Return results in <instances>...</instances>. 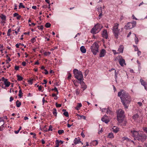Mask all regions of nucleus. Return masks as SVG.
Here are the masks:
<instances>
[{
  "instance_id": "nucleus-37",
  "label": "nucleus",
  "mask_w": 147,
  "mask_h": 147,
  "mask_svg": "<svg viewBox=\"0 0 147 147\" xmlns=\"http://www.w3.org/2000/svg\"><path fill=\"white\" fill-rule=\"evenodd\" d=\"M63 115L66 117H69L68 113L67 112H64L63 113Z\"/></svg>"
},
{
  "instance_id": "nucleus-13",
  "label": "nucleus",
  "mask_w": 147,
  "mask_h": 147,
  "mask_svg": "<svg viewBox=\"0 0 147 147\" xmlns=\"http://www.w3.org/2000/svg\"><path fill=\"white\" fill-rule=\"evenodd\" d=\"M74 143L75 144H79V143H81L82 144H83V143L80 140V138H76L74 140Z\"/></svg>"
},
{
  "instance_id": "nucleus-25",
  "label": "nucleus",
  "mask_w": 147,
  "mask_h": 147,
  "mask_svg": "<svg viewBox=\"0 0 147 147\" xmlns=\"http://www.w3.org/2000/svg\"><path fill=\"white\" fill-rule=\"evenodd\" d=\"M108 137L109 138H113L114 136L112 132L109 133L108 135Z\"/></svg>"
},
{
  "instance_id": "nucleus-47",
  "label": "nucleus",
  "mask_w": 147,
  "mask_h": 147,
  "mask_svg": "<svg viewBox=\"0 0 147 147\" xmlns=\"http://www.w3.org/2000/svg\"><path fill=\"white\" fill-rule=\"evenodd\" d=\"M45 1L49 4V8L50 7V3L49 0H45Z\"/></svg>"
},
{
  "instance_id": "nucleus-30",
  "label": "nucleus",
  "mask_w": 147,
  "mask_h": 147,
  "mask_svg": "<svg viewBox=\"0 0 147 147\" xmlns=\"http://www.w3.org/2000/svg\"><path fill=\"white\" fill-rule=\"evenodd\" d=\"M17 77L18 78V80L19 81H20L22 80L23 78L21 76L18 75H17Z\"/></svg>"
},
{
  "instance_id": "nucleus-43",
  "label": "nucleus",
  "mask_w": 147,
  "mask_h": 147,
  "mask_svg": "<svg viewBox=\"0 0 147 147\" xmlns=\"http://www.w3.org/2000/svg\"><path fill=\"white\" fill-rule=\"evenodd\" d=\"M56 106L57 107H60L61 106V104H58L57 102L56 103Z\"/></svg>"
},
{
  "instance_id": "nucleus-64",
  "label": "nucleus",
  "mask_w": 147,
  "mask_h": 147,
  "mask_svg": "<svg viewBox=\"0 0 147 147\" xmlns=\"http://www.w3.org/2000/svg\"><path fill=\"white\" fill-rule=\"evenodd\" d=\"M144 130L146 133H147V127H144L143 128Z\"/></svg>"
},
{
  "instance_id": "nucleus-41",
  "label": "nucleus",
  "mask_w": 147,
  "mask_h": 147,
  "mask_svg": "<svg viewBox=\"0 0 147 147\" xmlns=\"http://www.w3.org/2000/svg\"><path fill=\"white\" fill-rule=\"evenodd\" d=\"M36 41V38H32L31 40V42L32 43H34V42Z\"/></svg>"
},
{
  "instance_id": "nucleus-21",
  "label": "nucleus",
  "mask_w": 147,
  "mask_h": 147,
  "mask_svg": "<svg viewBox=\"0 0 147 147\" xmlns=\"http://www.w3.org/2000/svg\"><path fill=\"white\" fill-rule=\"evenodd\" d=\"M106 113L107 114L111 115L113 114V112L111 111V109L109 107L107 109Z\"/></svg>"
},
{
  "instance_id": "nucleus-38",
  "label": "nucleus",
  "mask_w": 147,
  "mask_h": 147,
  "mask_svg": "<svg viewBox=\"0 0 147 147\" xmlns=\"http://www.w3.org/2000/svg\"><path fill=\"white\" fill-rule=\"evenodd\" d=\"M51 54V53L50 52H45L44 53V54L45 55V56H47L48 55H50Z\"/></svg>"
},
{
  "instance_id": "nucleus-15",
  "label": "nucleus",
  "mask_w": 147,
  "mask_h": 147,
  "mask_svg": "<svg viewBox=\"0 0 147 147\" xmlns=\"http://www.w3.org/2000/svg\"><path fill=\"white\" fill-rule=\"evenodd\" d=\"M102 36L103 37L107 39L108 37L107 33L106 30H104L103 31Z\"/></svg>"
},
{
  "instance_id": "nucleus-42",
  "label": "nucleus",
  "mask_w": 147,
  "mask_h": 147,
  "mask_svg": "<svg viewBox=\"0 0 147 147\" xmlns=\"http://www.w3.org/2000/svg\"><path fill=\"white\" fill-rule=\"evenodd\" d=\"M52 90H55V91L57 92V94H58V90L56 87H55L54 88H53Z\"/></svg>"
},
{
  "instance_id": "nucleus-26",
  "label": "nucleus",
  "mask_w": 147,
  "mask_h": 147,
  "mask_svg": "<svg viewBox=\"0 0 147 147\" xmlns=\"http://www.w3.org/2000/svg\"><path fill=\"white\" fill-rule=\"evenodd\" d=\"M138 117V115L137 114L134 115L132 117L133 119L134 120L137 119Z\"/></svg>"
},
{
  "instance_id": "nucleus-62",
  "label": "nucleus",
  "mask_w": 147,
  "mask_h": 147,
  "mask_svg": "<svg viewBox=\"0 0 147 147\" xmlns=\"http://www.w3.org/2000/svg\"><path fill=\"white\" fill-rule=\"evenodd\" d=\"M138 104L140 106H141L142 105V103L140 102H138Z\"/></svg>"
},
{
  "instance_id": "nucleus-10",
  "label": "nucleus",
  "mask_w": 147,
  "mask_h": 147,
  "mask_svg": "<svg viewBox=\"0 0 147 147\" xmlns=\"http://www.w3.org/2000/svg\"><path fill=\"white\" fill-rule=\"evenodd\" d=\"M121 58L119 59V62L120 65L122 66H123L124 65H126L125 61V60L122 58V57H120Z\"/></svg>"
},
{
  "instance_id": "nucleus-27",
  "label": "nucleus",
  "mask_w": 147,
  "mask_h": 147,
  "mask_svg": "<svg viewBox=\"0 0 147 147\" xmlns=\"http://www.w3.org/2000/svg\"><path fill=\"white\" fill-rule=\"evenodd\" d=\"M59 141L58 140H57L55 142V147H59Z\"/></svg>"
},
{
  "instance_id": "nucleus-9",
  "label": "nucleus",
  "mask_w": 147,
  "mask_h": 147,
  "mask_svg": "<svg viewBox=\"0 0 147 147\" xmlns=\"http://www.w3.org/2000/svg\"><path fill=\"white\" fill-rule=\"evenodd\" d=\"M101 120L106 123H107L109 121V119L107 115H105L101 119Z\"/></svg>"
},
{
  "instance_id": "nucleus-60",
  "label": "nucleus",
  "mask_w": 147,
  "mask_h": 147,
  "mask_svg": "<svg viewBox=\"0 0 147 147\" xmlns=\"http://www.w3.org/2000/svg\"><path fill=\"white\" fill-rule=\"evenodd\" d=\"M44 70L45 71V72H44L45 74H48V72L47 70L46 69H45Z\"/></svg>"
},
{
  "instance_id": "nucleus-18",
  "label": "nucleus",
  "mask_w": 147,
  "mask_h": 147,
  "mask_svg": "<svg viewBox=\"0 0 147 147\" xmlns=\"http://www.w3.org/2000/svg\"><path fill=\"white\" fill-rule=\"evenodd\" d=\"M80 50L83 53H85L86 52V50L84 46H82L80 47Z\"/></svg>"
},
{
  "instance_id": "nucleus-31",
  "label": "nucleus",
  "mask_w": 147,
  "mask_h": 147,
  "mask_svg": "<svg viewBox=\"0 0 147 147\" xmlns=\"http://www.w3.org/2000/svg\"><path fill=\"white\" fill-rule=\"evenodd\" d=\"M4 123H2V125L0 127V131H2L4 128Z\"/></svg>"
},
{
  "instance_id": "nucleus-24",
  "label": "nucleus",
  "mask_w": 147,
  "mask_h": 147,
  "mask_svg": "<svg viewBox=\"0 0 147 147\" xmlns=\"http://www.w3.org/2000/svg\"><path fill=\"white\" fill-rule=\"evenodd\" d=\"M122 140L123 141L126 140L127 142H128L129 140H130V139L128 138L127 137L125 136L122 138Z\"/></svg>"
},
{
  "instance_id": "nucleus-46",
  "label": "nucleus",
  "mask_w": 147,
  "mask_h": 147,
  "mask_svg": "<svg viewBox=\"0 0 147 147\" xmlns=\"http://www.w3.org/2000/svg\"><path fill=\"white\" fill-rule=\"evenodd\" d=\"M42 86H39L38 89L39 91H41L42 92L43 91V90H42Z\"/></svg>"
},
{
  "instance_id": "nucleus-8",
  "label": "nucleus",
  "mask_w": 147,
  "mask_h": 147,
  "mask_svg": "<svg viewBox=\"0 0 147 147\" xmlns=\"http://www.w3.org/2000/svg\"><path fill=\"white\" fill-rule=\"evenodd\" d=\"M136 21H133V22H128L125 26V28L126 29H131L136 26Z\"/></svg>"
},
{
  "instance_id": "nucleus-54",
  "label": "nucleus",
  "mask_w": 147,
  "mask_h": 147,
  "mask_svg": "<svg viewBox=\"0 0 147 147\" xmlns=\"http://www.w3.org/2000/svg\"><path fill=\"white\" fill-rule=\"evenodd\" d=\"M19 66H16L15 67V69L16 70H18L19 69Z\"/></svg>"
},
{
  "instance_id": "nucleus-45",
  "label": "nucleus",
  "mask_w": 147,
  "mask_h": 147,
  "mask_svg": "<svg viewBox=\"0 0 147 147\" xmlns=\"http://www.w3.org/2000/svg\"><path fill=\"white\" fill-rule=\"evenodd\" d=\"M52 128H53L52 126L51 125H50L49 127V129H48V131H49L50 130L51 131H52L53 130Z\"/></svg>"
},
{
  "instance_id": "nucleus-33",
  "label": "nucleus",
  "mask_w": 147,
  "mask_h": 147,
  "mask_svg": "<svg viewBox=\"0 0 147 147\" xmlns=\"http://www.w3.org/2000/svg\"><path fill=\"white\" fill-rule=\"evenodd\" d=\"M58 133L59 134L61 135L64 132L63 130H59L58 131Z\"/></svg>"
},
{
  "instance_id": "nucleus-11",
  "label": "nucleus",
  "mask_w": 147,
  "mask_h": 147,
  "mask_svg": "<svg viewBox=\"0 0 147 147\" xmlns=\"http://www.w3.org/2000/svg\"><path fill=\"white\" fill-rule=\"evenodd\" d=\"M80 83L81 84V88L83 89L82 91H84L87 88V86L83 80L80 81Z\"/></svg>"
},
{
  "instance_id": "nucleus-35",
  "label": "nucleus",
  "mask_w": 147,
  "mask_h": 147,
  "mask_svg": "<svg viewBox=\"0 0 147 147\" xmlns=\"http://www.w3.org/2000/svg\"><path fill=\"white\" fill-rule=\"evenodd\" d=\"M51 26V24L48 22L46 23L45 25V27L47 28H49Z\"/></svg>"
},
{
  "instance_id": "nucleus-23",
  "label": "nucleus",
  "mask_w": 147,
  "mask_h": 147,
  "mask_svg": "<svg viewBox=\"0 0 147 147\" xmlns=\"http://www.w3.org/2000/svg\"><path fill=\"white\" fill-rule=\"evenodd\" d=\"M16 106L17 107H19L21 105V103L19 100H17L16 102Z\"/></svg>"
},
{
  "instance_id": "nucleus-2",
  "label": "nucleus",
  "mask_w": 147,
  "mask_h": 147,
  "mask_svg": "<svg viewBox=\"0 0 147 147\" xmlns=\"http://www.w3.org/2000/svg\"><path fill=\"white\" fill-rule=\"evenodd\" d=\"M131 133L134 140L144 142L146 140V137L143 134L136 131H131Z\"/></svg>"
},
{
  "instance_id": "nucleus-36",
  "label": "nucleus",
  "mask_w": 147,
  "mask_h": 147,
  "mask_svg": "<svg viewBox=\"0 0 147 147\" xmlns=\"http://www.w3.org/2000/svg\"><path fill=\"white\" fill-rule=\"evenodd\" d=\"M22 7L23 8H25L24 6L23 5V4L22 3H20L19 5V8H21Z\"/></svg>"
},
{
  "instance_id": "nucleus-59",
  "label": "nucleus",
  "mask_w": 147,
  "mask_h": 147,
  "mask_svg": "<svg viewBox=\"0 0 147 147\" xmlns=\"http://www.w3.org/2000/svg\"><path fill=\"white\" fill-rule=\"evenodd\" d=\"M18 13H15L13 14V16L14 17H16L18 16Z\"/></svg>"
},
{
  "instance_id": "nucleus-14",
  "label": "nucleus",
  "mask_w": 147,
  "mask_h": 147,
  "mask_svg": "<svg viewBox=\"0 0 147 147\" xmlns=\"http://www.w3.org/2000/svg\"><path fill=\"white\" fill-rule=\"evenodd\" d=\"M112 129L113 131L115 133H117L119 131V128L116 126H113Z\"/></svg>"
},
{
  "instance_id": "nucleus-40",
  "label": "nucleus",
  "mask_w": 147,
  "mask_h": 147,
  "mask_svg": "<svg viewBox=\"0 0 147 147\" xmlns=\"http://www.w3.org/2000/svg\"><path fill=\"white\" fill-rule=\"evenodd\" d=\"M102 7H98V11L100 13H102Z\"/></svg>"
},
{
  "instance_id": "nucleus-7",
  "label": "nucleus",
  "mask_w": 147,
  "mask_h": 147,
  "mask_svg": "<svg viewBox=\"0 0 147 147\" xmlns=\"http://www.w3.org/2000/svg\"><path fill=\"white\" fill-rule=\"evenodd\" d=\"M98 44L96 42H94L92 44L90 48L93 54L96 55L97 53L98 52Z\"/></svg>"
},
{
  "instance_id": "nucleus-44",
  "label": "nucleus",
  "mask_w": 147,
  "mask_h": 147,
  "mask_svg": "<svg viewBox=\"0 0 147 147\" xmlns=\"http://www.w3.org/2000/svg\"><path fill=\"white\" fill-rule=\"evenodd\" d=\"M80 118H82L84 119H86V117L84 115H79Z\"/></svg>"
},
{
  "instance_id": "nucleus-51",
  "label": "nucleus",
  "mask_w": 147,
  "mask_h": 147,
  "mask_svg": "<svg viewBox=\"0 0 147 147\" xmlns=\"http://www.w3.org/2000/svg\"><path fill=\"white\" fill-rule=\"evenodd\" d=\"M93 142L94 143L95 142V145H96L98 144V141L96 140H94Z\"/></svg>"
},
{
  "instance_id": "nucleus-34",
  "label": "nucleus",
  "mask_w": 147,
  "mask_h": 147,
  "mask_svg": "<svg viewBox=\"0 0 147 147\" xmlns=\"http://www.w3.org/2000/svg\"><path fill=\"white\" fill-rule=\"evenodd\" d=\"M53 115H54L56 116L57 115V110L55 109L53 110Z\"/></svg>"
},
{
  "instance_id": "nucleus-63",
  "label": "nucleus",
  "mask_w": 147,
  "mask_h": 147,
  "mask_svg": "<svg viewBox=\"0 0 147 147\" xmlns=\"http://www.w3.org/2000/svg\"><path fill=\"white\" fill-rule=\"evenodd\" d=\"M3 45L0 44V50L3 48Z\"/></svg>"
},
{
  "instance_id": "nucleus-6",
  "label": "nucleus",
  "mask_w": 147,
  "mask_h": 147,
  "mask_svg": "<svg viewBox=\"0 0 147 147\" xmlns=\"http://www.w3.org/2000/svg\"><path fill=\"white\" fill-rule=\"evenodd\" d=\"M102 27V26L101 25L97 24L91 30L90 32L93 34H96L101 30Z\"/></svg>"
},
{
  "instance_id": "nucleus-53",
  "label": "nucleus",
  "mask_w": 147,
  "mask_h": 147,
  "mask_svg": "<svg viewBox=\"0 0 147 147\" xmlns=\"http://www.w3.org/2000/svg\"><path fill=\"white\" fill-rule=\"evenodd\" d=\"M77 106L79 108H80L82 106V105L81 103H78Z\"/></svg>"
},
{
  "instance_id": "nucleus-50",
  "label": "nucleus",
  "mask_w": 147,
  "mask_h": 147,
  "mask_svg": "<svg viewBox=\"0 0 147 147\" xmlns=\"http://www.w3.org/2000/svg\"><path fill=\"white\" fill-rule=\"evenodd\" d=\"M71 75L70 73L69 74L67 78L69 80L71 79Z\"/></svg>"
},
{
  "instance_id": "nucleus-5",
  "label": "nucleus",
  "mask_w": 147,
  "mask_h": 147,
  "mask_svg": "<svg viewBox=\"0 0 147 147\" xmlns=\"http://www.w3.org/2000/svg\"><path fill=\"white\" fill-rule=\"evenodd\" d=\"M119 25L118 24L116 23L114 24L112 30L115 38L117 39L118 37V35L119 33L120 29L118 28Z\"/></svg>"
},
{
  "instance_id": "nucleus-28",
  "label": "nucleus",
  "mask_w": 147,
  "mask_h": 147,
  "mask_svg": "<svg viewBox=\"0 0 147 147\" xmlns=\"http://www.w3.org/2000/svg\"><path fill=\"white\" fill-rule=\"evenodd\" d=\"M19 93L18 94V96H19L20 98H21L22 97L23 94V93L22 92V90L21 89H20V90H19Z\"/></svg>"
},
{
  "instance_id": "nucleus-61",
  "label": "nucleus",
  "mask_w": 147,
  "mask_h": 147,
  "mask_svg": "<svg viewBox=\"0 0 147 147\" xmlns=\"http://www.w3.org/2000/svg\"><path fill=\"white\" fill-rule=\"evenodd\" d=\"M22 65L23 66H25L26 65V62L25 61H23L22 63Z\"/></svg>"
},
{
  "instance_id": "nucleus-48",
  "label": "nucleus",
  "mask_w": 147,
  "mask_h": 147,
  "mask_svg": "<svg viewBox=\"0 0 147 147\" xmlns=\"http://www.w3.org/2000/svg\"><path fill=\"white\" fill-rule=\"evenodd\" d=\"M42 104L43 105H44V103L45 102H47V101L46 100H45V98H43L42 99Z\"/></svg>"
},
{
  "instance_id": "nucleus-17",
  "label": "nucleus",
  "mask_w": 147,
  "mask_h": 147,
  "mask_svg": "<svg viewBox=\"0 0 147 147\" xmlns=\"http://www.w3.org/2000/svg\"><path fill=\"white\" fill-rule=\"evenodd\" d=\"M123 50V45H121L118 50V53H122Z\"/></svg>"
},
{
  "instance_id": "nucleus-20",
  "label": "nucleus",
  "mask_w": 147,
  "mask_h": 147,
  "mask_svg": "<svg viewBox=\"0 0 147 147\" xmlns=\"http://www.w3.org/2000/svg\"><path fill=\"white\" fill-rule=\"evenodd\" d=\"M115 70V80H116L117 78V74H118V73L116 72V70H115V69H114V68H112L111 69L109 70V71L111 72L112 70Z\"/></svg>"
},
{
  "instance_id": "nucleus-3",
  "label": "nucleus",
  "mask_w": 147,
  "mask_h": 147,
  "mask_svg": "<svg viewBox=\"0 0 147 147\" xmlns=\"http://www.w3.org/2000/svg\"><path fill=\"white\" fill-rule=\"evenodd\" d=\"M73 73L75 77L80 81L83 80L84 78L82 73L76 69L73 70Z\"/></svg>"
},
{
  "instance_id": "nucleus-55",
  "label": "nucleus",
  "mask_w": 147,
  "mask_h": 147,
  "mask_svg": "<svg viewBox=\"0 0 147 147\" xmlns=\"http://www.w3.org/2000/svg\"><path fill=\"white\" fill-rule=\"evenodd\" d=\"M81 135L84 138L85 137V135L84 134V133H83V132H82L81 134Z\"/></svg>"
},
{
  "instance_id": "nucleus-19",
  "label": "nucleus",
  "mask_w": 147,
  "mask_h": 147,
  "mask_svg": "<svg viewBox=\"0 0 147 147\" xmlns=\"http://www.w3.org/2000/svg\"><path fill=\"white\" fill-rule=\"evenodd\" d=\"M4 83L6 87H9L10 84V82L7 81V79H5V81H4Z\"/></svg>"
},
{
  "instance_id": "nucleus-1",
  "label": "nucleus",
  "mask_w": 147,
  "mask_h": 147,
  "mask_svg": "<svg viewBox=\"0 0 147 147\" xmlns=\"http://www.w3.org/2000/svg\"><path fill=\"white\" fill-rule=\"evenodd\" d=\"M118 95L121 100L125 108L127 109L129 104L131 100V98L128 93L123 90L118 92Z\"/></svg>"
},
{
  "instance_id": "nucleus-56",
  "label": "nucleus",
  "mask_w": 147,
  "mask_h": 147,
  "mask_svg": "<svg viewBox=\"0 0 147 147\" xmlns=\"http://www.w3.org/2000/svg\"><path fill=\"white\" fill-rule=\"evenodd\" d=\"M113 51L114 54V55H116L118 53V52H116V51L115 50H113Z\"/></svg>"
},
{
  "instance_id": "nucleus-12",
  "label": "nucleus",
  "mask_w": 147,
  "mask_h": 147,
  "mask_svg": "<svg viewBox=\"0 0 147 147\" xmlns=\"http://www.w3.org/2000/svg\"><path fill=\"white\" fill-rule=\"evenodd\" d=\"M106 51L104 49H102L100 52L99 54V57H104L106 54Z\"/></svg>"
},
{
  "instance_id": "nucleus-22",
  "label": "nucleus",
  "mask_w": 147,
  "mask_h": 147,
  "mask_svg": "<svg viewBox=\"0 0 147 147\" xmlns=\"http://www.w3.org/2000/svg\"><path fill=\"white\" fill-rule=\"evenodd\" d=\"M80 90L78 88L76 89L75 91V93L76 95H79L80 94Z\"/></svg>"
},
{
  "instance_id": "nucleus-39",
  "label": "nucleus",
  "mask_w": 147,
  "mask_h": 147,
  "mask_svg": "<svg viewBox=\"0 0 147 147\" xmlns=\"http://www.w3.org/2000/svg\"><path fill=\"white\" fill-rule=\"evenodd\" d=\"M89 73V71L88 70H86L84 72V76H86Z\"/></svg>"
},
{
  "instance_id": "nucleus-4",
  "label": "nucleus",
  "mask_w": 147,
  "mask_h": 147,
  "mask_svg": "<svg viewBox=\"0 0 147 147\" xmlns=\"http://www.w3.org/2000/svg\"><path fill=\"white\" fill-rule=\"evenodd\" d=\"M124 117V111L120 109L117 112V119L119 123H121L123 121V119Z\"/></svg>"
},
{
  "instance_id": "nucleus-58",
  "label": "nucleus",
  "mask_w": 147,
  "mask_h": 147,
  "mask_svg": "<svg viewBox=\"0 0 147 147\" xmlns=\"http://www.w3.org/2000/svg\"><path fill=\"white\" fill-rule=\"evenodd\" d=\"M17 17V19L18 20H20L21 18V16L19 15Z\"/></svg>"
},
{
  "instance_id": "nucleus-57",
  "label": "nucleus",
  "mask_w": 147,
  "mask_h": 147,
  "mask_svg": "<svg viewBox=\"0 0 147 147\" xmlns=\"http://www.w3.org/2000/svg\"><path fill=\"white\" fill-rule=\"evenodd\" d=\"M132 17H133V19H134V20H138V19L136 18V17L134 15V14H133L132 15Z\"/></svg>"
},
{
  "instance_id": "nucleus-16",
  "label": "nucleus",
  "mask_w": 147,
  "mask_h": 147,
  "mask_svg": "<svg viewBox=\"0 0 147 147\" xmlns=\"http://www.w3.org/2000/svg\"><path fill=\"white\" fill-rule=\"evenodd\" d=\"M140 82L141 85L143 86H145V85H147V83L146 82L142 79H140Z\"/></svg>"
},
{
  "instance_id": "nucleus-52",
  "label": "nucleus",
  "mask_w": 147,
  "mask_h": 147,
  "mask_svg": "<svg viewBox=\"0 0 147 147\" xmlns=\"http://www.w3.org/2000/svg\"><path fill=\"white\" fill-rule=\"evenodd\" d=\"M11 60V59L10 58H8V60L6 61V64H8L9 61Z\"/></svg>"
},
{
  "instance_id": "nucleus-29",
  "label": "nucleus",
  "mask_w": 147,
  "mask_h": 147,
  "mask_svg": "<svg viewBox=\"0 0 147 147\" xmlns=\"http://www.w3.org/2000/svg\"><path fill=\"white\" fill-rule=\"evenodd\" d=\"M0 17L1 19L3 21H5L6 20V16L4 15L1 14L0 16Z\"/></svg>"
},
{
  "instance_id": "nucleus-49",
  "label": "nucleus",
  "mask_w": 147,
  "mask_h": 147,
  "mask_svg": "<svg viewBox=\"0 0 147 147\" xmlns=\"http://www.w3.org/2000/svg\"><path fill=\"white\" fill-rule=\"evenodd\" d=\"M38 28L39 30H42L43 29V26H38Z\"/></svg>"
},
{
  "instance_id": "nucleus-32",
  "label": "nucleus",
  "mask_w": 147,
  "mask_h": 147,
  "mask_svg": "<svg viewBox=\"0 0 147 147\" xmlns=\"http://www.w3.org/2000/svg\"><path fill=\"white\" fill-rule=\"evenodd\" d=\"M135 35V43L137 44L138 43V38L136 36V34H134Z\"/></svg>"
}]
</instances>
